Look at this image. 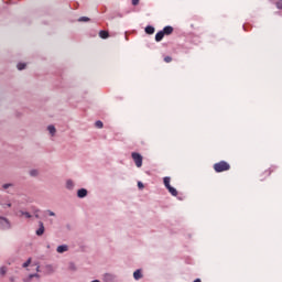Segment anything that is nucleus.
Masks as SVG:
<instances>
[{
  "label": "nucleus",
  "mask_w": 282,
  "mask_h": 282,
  "mask_svg": "<svg viewBox=\"0 0 282 282\" xmlns=\"http://www.w3.org/2000/svg\"><path fill=\"white\" fill-rule=\"evenodd\" d=\"M138 187H139V188H144V184H142V182H139V183H138Z\"/></svg>",
  "instance_id": "obj_26"
},
{
  "label": "nucleus",
  "mask_w": 282,
  "mask_h": 282,
  "mask_svg": "<svg viewBox=\"0 0 282 282\" xmlns=\"http://www.w3.org/2000/svg\"><path fill=\"white\" fill-rule=\"evenodd\" d=\"M45 232V226H43V223H40V228L36 230L37 237H41Z\"/></svg>",
  "instance_id": "obj_9"
},
{
  "label": "nucleus",
  "mask_w": 282,
  "mask_h": 282,
  "mask_svg": "<svg viewBox=\"0 0 282 282\" xmlns=\"http://www.w3.org/2000/svg\"><path fill=\"white\" fill-rule=\"evenodd\" d=\"M142 276V272L140 270L134 271L133 278L135 281H139V279Z\"/></svg>",
  "instance_id": "obj_13"
},
{
  "label": "nucleus",
  "mask_w": 282,
  "mask_h": 282,
  "mask_svg": "<svg viewBox=\"0 0 282 282\" xmlns=\"http://www.w3.org/2000/svg\"><path fill=\"white\" fill-rule=\"evenodd\" d=\"M34 215H35L36 218H39V210H35Z\"/></svg>",
  "instance_id": "obj_27"
},
{
  "label": "nucleus",
  "mask_w": 282,
  "mask_h": 282,
  "mask_svg": "<svg viewBox=\"0 0 282 282\" xmlns=\"http://www.w3.org/2000/svg\"><path fill=\"white\" fill-rule=\"evenodd\" d=\"M95 126L97 129H102V121H96Z\"/></svg>",
  "instance_id": "obj_21"
},
{
  "label": "nucleus",
  "mask_w": 282,
  "mask_h": 282,
  "mask_svg": "<svg viewBox=\"0 0 282 282\" xmlns=\"http://www.w3.org/2000/svg\"><path fill=\"white\" fill-rule=\"evenodd\" d=\"M140 3V0H132V6H138Z\"/></svg>",
  "instance_id": "obj_24"
},
{
  "label": "nucleus",
  "mask_w": 282,
  "mask_h": 282,
  "mask_svg": "<svg viewBox=\"0 0 282 282\" xmlns=\"http://www.w3.org/2000/svg\"><path fill=\"white\" fill-rule=\"evenodd\" d=\"M79 21H89V18H87V17H82V18H79Z\"/></svg>",
  "instance_id": "obj_25"
},
{
  "label": "nucleus",
  "mask_w": 282,
  "mask_h": 282,
  "mask_svg": "<svg viewBox=\"0 0 282 282\" xmlns=\"http://www.w3.org/2000/svg\"><path fill=\"white\" fill-rule=\"evenodd\" d=\"M162 32L163 35L169 36L170 34H173V26H165Z\"/></svg>",
  "instance_id": "obj_7"
},
{
  "label": "nucleus",
  "mask_w": 282,
  "mask_h": 282,
  "mask_svg": "<svg viewBox=\"0 0 282 282\" xmlns=\"http://www.w3.org/2000/svg\"><path fill=\"white\" fill-rule=\"evenodd\" d=\"M30 263H32V259H29L26 262H24L23 268H29Z\"/></svg>",
  "instance_id": "obj_22"
},
{
  "label": "nucleus",
  "mask_w": 282,
  "mask_h": 282,
  "mask_svg": "<svg viewBox=\"0 0 282 282\" xmlns=\"http://www.w3.org/2000/svg\"><path fill=\"white\" fill-rule=\"evenodd\" d=\"M67 250H69V247L67 245H62L57 247V252L59 254H63V252H67Z\"/></svg>",
  "instance_id": "obj_6"
},
{
  "label": "nucleus",
  "mask_w": 282,
  "mask_h": 282,
  "mask_svg": "<svg viewBox=\"0 0 282 282\" xmlns=\"http://www.w3.org/2000/svg\"><path fill=\"white\" fill-rule=\"evenodd\" d=\"M214 171L216 173H224L225 171H230V165L226 161H220L214 164Z\"/></svg>",
  "instance_id": "obj_1"
},
{
  "label": "nucleus",
  "mask_w": 282,
  "mask_h": 282,
  "mask_svg": "<svg viewBox=\"0 0 282 282\" xmlns=\"http://www.w3.org/2000/svg\"><path fill=\"white\" fill-rule=\"evenodd\" d=\"M12 206V204L8 203L7 204V208H10Z\"/></svg>",
  "instance_id": "obj_31"
},
{
  "label": "nucleus",
  "mask_w": 282,
  "mask_h": 282,
  "mask_svg": "<svg viewBox=\"0 0 282 282\" xmlns=\"http://www.w3.org/2000/svg\"><path fill=\"white\" fill-rule=\"evenodd\" d=\"M17 217H25V219H31L32 215L29 212L18 210L15 212Z\"/></svg>",
  "instance_id": "obj_5"
},
{
  "label": "nucleus",
  "mask_w": 282,
  "mask_h": 282,
  "mask_svg": "<svg viewBox=\"0 0 282 282\" xmlns=\"http://www.w3.org/2000/svg\"><path fill=\"white\" fill-rule=\"evenodd\" d=\"M32 279H37L39 281V279H41V275H39V273L30 274L26 279H24V281L30 282L32 281Z\"/></svg>",
  "instance_id": "obj_10"
},
{
  "label": "nucleus",
  "mask_w": 282,
  "mask_h": 282,
  "mask_svg": "<svg viewBox=\"0 0 282 282\" xmlns=\"http://www.w3.org/2000/svg\"><path fill=\"white\" fill-rule=\"evenodd\" d=\"M91 282H99L98 280L91 281Z\"/></svg>",
  "instance_id": "obj_33"
},
{
  "label": "nucleus",
  "mask_w": 282,
  "mask_h": 282,
  "mask_svg": "<svg viewBox=\"0 0 282 282\" xmlns=\"http://www.w3.org/2000/svg\"><path fill=\"white\" fill-rule=\"evenodd\" d=\"M154 32H155V28H153V26H147L145 28V33L147 34H154Z\"/></svg>",
  "instance_id": "obj_14"
},
{
  "label": "nucleus",
  "mask_w": 282,
  "mask_h": 282,
  "mask_svg": "<svg viewBox=\"0 0 282 282\" xmlns=\"http://www.w3.org/2000/svg\"><path fill=\"white\" fill-rule=\"evenodd\" d=\"M132 160L138 169L142 167V155L140 153L133 152Z\"/></svg>",
  "instance_id": "obj_3"
},
{
  "label": "nucleus",
  "mask_w": 282,
  "mask_h": 282,
  "mask_svg": "<svg viewBox=\"0 0 282 282\" xmlns=\"http://www.w3.org/2000/svg\"><path fill=\"white\" fill-rule=\"evenodd\" d=\"M162 39H164V32L160 31L155 34V41L158 43H160V41H162Z\"/></svg>",
  "instance_id": "obj_11"
},
{
  "label": "nucleus",
  "mask_w": 282,
  "mask_h": 282,
  "mask_svg": "<svg viewBox=\"0 0 282 282\" xmlns=\"http://www.w3.org/2000/svg\"><path fill=\"white\" fill-rule=\"evenodd\" d=\"M50 216H51V217H54V212H50Z\"/></svg>",
  "instance_id": "obj_32"
},
{
  "label": "nucleus",
  "mask_w": 282,
  "mask_h": 282,
  "mask_svg": "<svg viewBox=\"0 0 282 282\" xmlns=\"http://www.w3.org/2000/svg\"><path fill=\"white\" fill-rule=\"evenodd\" d=\"M77 197L79 198L87 197V189L85 188L78 189Z\"/></svg>",
  "instance_id": "obj_8"
},
{
  "label": "nucleus",
  "mask_w": 282,
  "mask_h": 282,
  "mask_svg": "<svg viewBox=\"0 0 282 282\" xmlns=\"http://www.w3.org/2000/svg\"><path fill=\"white\" fill-rule=\"evenodd\" d=\"M66 188H68L69 191H72V188H74V182H73V181H67V182H66Z\"/></svg>",
  "instance_id": "obj_16"
},
{
  "label": "nucleus",
  "mask_w": 282,
  "mask_h": 282,
  "mask_svg": "<svg viewBox=\"0 0 282 282\" xmlns=\"http://www.w3.org/2000/svg\"><path fill=\"white\" fill-rule=\"evenodd\" d=\"M6 272H8V269L6 267H2L0 269V274H2V276H3V275H6Z\"/></svg>",
  "instance_id": "obj_20"
},
{
  "label": "nucleus",
  "mask_w": 282,
  "mask_h": 282,
  "mask_svg": "<svg viewBox=\"0 0 282 282\" xmlns=\"http://www.w3.org/2000/svg\"><path fill=\"white\" fill-rule=\"evenodd\" d=\"M18 69L21 72L22 69H25V63H19Z\"/></svg>",
  "instance_id": "obj_19"
},
{
  "label": "nucleus",
  "mask_w": 282,
  "mask_h": 282,
  "mask_svg": "<svg viewBox=\"0 0 282 282\" xmlns=\"http://www.w3.org/2000/svg\"><path fill=\"white\" fill-rule=\"evenodd\" d=\"M100 39H109V32L107 31H100L99 32Z\"/></svg>",
  "instance_id": "obj_12"
},
{
  "label": "nucleus",
  "mask_w": 282,
  "mask_h": 282,
  "mask_svg": "<svg viewBox=\"0 0 282 282\" xmlns=\"http://www.w3.org/2000/svg\"><path fill=\"white\" fill-rule=\"evenodd\" d=\"M40 268H41V267L35 265V270H36V272H39Z\"/></svg>",
  "instance_id": "obj_30"
},
{
  "label": "nucleus",
  "mask_w": 282,
  "mask_h": 282,
  "mask_svg": "<svg viewBox=\"0 0 282 282\" xmlns=\"http://www.w3.org/2000/svg\"><path fill=\"white\" fill-rule=\"evenodd\" d=\"M275 7L278 8V10H282V0H278L275 2Z\"/></svg>",
  "instance_id": "obj_18"
},
{
  "label": "nucleus",
  "mask_w": 282,
  "mask_h": 282,
  "mask_svg": "<svg viewBox=\"0 0 282 282\" xmlns=\"http://www.w3.org/2000/svg\"><path fill=\"white\" fill-rule=\"evenodd\" d=\"M47 129H48L51 135H54V133H56V128L54 126H48Z\"/></svg>",
  "instance_id": "obj_15"
},
{
  "label": "nucleus",
  "mask_w": 282,
  "mask_h": 282,
  "mask_svg": "<svg viewBox=\"0 0 282 282\" xmlns=\"http://www.w3.org/2000/svg\"><path fill=\"white\" fill-rule=\"evenodd\" d=\"M164 61H165L166 63H171V61H173V58H172L171 56H165V57H164Z\"/></svg>",
  "instance_id": "obj_23"
},
{
  "label": "nucleus",
  "mask_w": 282,
  "mask_h": 282,
  "mask_svg": "<svg viewBox=\"0 0 282 282\" xmlns=\"http://www.w3.org/2000/svg\"><path fill=\"white\" fill-rule=\"evenodd\" d=\"M163 184H164L165 188H167L169 193H171V195H173L174 197H177V189H175V187L171 186V177L165 176L163 178Z\"/></svg>",
  "instance_id": "obj_2"
},
{
  "label": "nucleus",
  "mask_w": 282,
  "mask_h": 282,
  "mask_svg": "<svg viewBox=\"0 0 282 282\" xmlns=\"http://www.w3.org/2000/svg\"><path fill=\"white\" fill-rule=\"evenodd\" d=\"M0 228L2 230H8L11 228L10 220L3 217H0Z\"/></svg>",
  "instance_id": "obj_4"
},
{
  "label": "nucleus",
  "mask_w": 282,
  "mask_h": 282,
  "mask_svg": "<svg viewBox=\"0 0 282 282\" xmlns=\"http://www.w3.org/2000/svg\"><path fill=\"white\" fill-rule=\"evenodd\" d=\"M36 171H31V175H36Z\"/></svg>",
  "instance_id": "obj_29"
},
{
  "label": "nucleus",
  "mask_w": 282,
  "mask_h": 282,
  "mask_svg": "<svg viewBox=\"0 0 282 282\" xmlns=\"http://www.w3.org/2000/svg\"><path fill=\"white\" fill-rule=\"evenodd\" d=\"M105 279H111V274H106Z\"/></svg>",
  "instance_id": "obj_28"
},
{
  "label": "nucleus",
  "mask_w": 282,
  "mask_h": 282,
  "mask_svg": "<svg viewBox=\"0 0 282 282\" xmlns=\"http://www.w3.org/2000/svg\"><path fill=\"white\" fill-rule=\"evenodd\" d=\"M2 188L4 189V191H7V188H14V185L13 184H4V185H2Z\"/></svg>",
  "instance_id": "obj_17"
}]
</instances>
